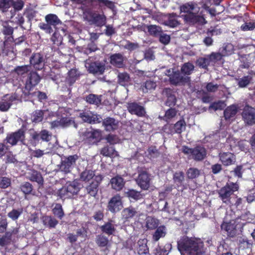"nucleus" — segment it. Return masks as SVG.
Masks as SVG:
<instances>
[{"mask_svg": "<svg viewBox=\"0 0 255 255\" xmlns=\"http://www.w3.org/2000/svg\"><path fill=\"white\" fill-rule=\"evenodd\" d=\"M220 161L225 166L234 164L236 161L235 155L229 152H223L219 153Z\"/></svg>", "mask_w": 255, "mask_h": 255, "instance_id": "nucleus-18", "label": "nucleus"}, {"mask_svg": "<svg viewBox=\"0 0 255 255\" xmlns=\"http://www.w3.org/2000/svg\"><path fill=\"white\" fill-rule=\"evenodd\" d=\"M101 153L105 156H114L117 155V151L113 146H106L103 147L101 151Z\"/></svg>", "mask_w": 255, "mask_h": 255, "instance_id": "nucleus-45", "label": "nucleus"}, {"mask_svg": "<svg viewBox=\"0 0 255 255\" xmlns=\"http://www.w3.org/2000/svg\"><path fill=\"white\" fill-rule=\"evenodd\" d=\"M41 219L43 224L49 228H55L58 223L56 219L49 216H43Z\"/></svg>", "mask_w": 255, "mask_h": 255, "instance_id": "nucleus-34", "label": "nucleus"}, {"mask_svg": "<svg viewBox=\"0 0 255 255\" xmlns=\"http://www.w3.org/2000/svg\"><path fill=\"white\" fill-rule=\"evenodd\" d=\"M166 234V228L164 226L158 227L154 234L153 235V240L154 241H158L160 238H163Z\"/></svg>", "mask_w": 255, "mask_h": 255, "instance_id": "nucleus-35", "label": "nucleus"}, {"mask_svg": "<svg viewBox=\"0 0 255 255\" xmlns=\"http://www.w3.org/2000/svg\"><path fill=\"white\" fill-rule=\"evenodd\" d=\"M110 183L112 188L116 191L122 190L125 184L124 179L120 176H117L112 178L111 179Z\"/></svg>", "mask_w": 255, "mask_h": 255, "instance_id": "nucleus-31", "label": "nucleus"}, {"mask_svg": "<svg viewBox=\"0 0 255 255\" xmlns=\"http://www.w3.org/2000/svg\"><path fill=\"white\" fill-rule=\"evenodd\" d=\"M116 225L113 220H110L101 226V229L103 233L111 235L114 234L116 231Z\"/></svg>", "mask_w": 255, "mask_h": 255, "instance_id": "nucleus-32", "label": "nucleus"}, {"mask_svg": "<svg viewBox=\"0 0 255 255\" xmlns=\"http://www.w3.org/2000/svg\"><path fill=\"white\" fill-rule=\"evenodd\" d=\"M52 152V150L49 148H46L44 150H41L37 149L34 150L32 151V155L33 156L36 158H40L44 154H48Z\"/></svg>", "mask_w": 255, "mask_h": 255, "instance_id": "nucleus-54", "label": "nucleus"}, {"mask_svg": "<svg viewBox=\"0 0 255 255\" xmlns=\"http://www.w3.org/2000/svg\"><path fill=\"white\" fill-rule=\"evenodd\" d=\"M19 97L16 94L5 95L0 100V111L1 112L7 111L12 104L17 100Z\"/></svg>", "mask_w": 255, "mask_h": 255, "instance_id": "nucleus-11", "label": "nucleus"}, {"mask_svg": "<svg viewBox=\"0 0 255 255\" xmlns=\"http://www.w3.org/2000/svg\"><path fill=\"white\" fill-rule=\"evenodd\" d=\"M25 138L24 132L19 129L17 131L8 134L6 138L7 143L11 145L16 144L19 141L22 142Z\"/></svg>", "mask_w": 255, "mask_h": 255, "instance_id": "nucleus-17", "label": "nucleus"}, {"mask_svg": "<svg viewBox=\"0 0 255 255\" xmlns=\"http://www.w3.org/2000/svg\"><path fill=\"white\" fill-rule=\"evenodd\" d=\"M200 8L197 4L192 2H187L180 6V15L185 24L193 25H203L206 23L202 12L199 13Z\"/></svg>", "mask_w": 255, "mask_h": 255, "instance_id": "nucleus-2", "label": "nucleus"}, {"mask_svg": "<svg viewBox=\"0 0 255 255\" xmlns=\"http://www.w3.org/2000/svg\"><path fill=\"white\" fill-rule=\"evenodd\" d=\"M194 69V66L193 64L190 62L184 63L181 67V71L182 74H184V76H187L190 75Z\"/></svg>", "mask_w": 255, "mask_h": 255, "instance_id": "nucleus-41", "label": "nucleus"}, {"mask_svg": "<svg viewBox=\"0 0 255 255\" xmlns=\"http://www.w3.org/2000/svg\"><path fill=\"white\" fill-rule=\"evenodd\" d=\"M165 92L167 94L166 105L169 107L174 106L176 101L175 95L170 93L171 91L170 90L166 89Z\"/></svg>", "mask_w": 255, "mask_h": 255, "instance_id": "nucleus-52", "label": "nucleus"}, {"mask_svg": "<svg viewBox=\"0 0 255 255\" xmlns=\"http://www.w3.org/2000/svg\"><path fill=\"white\" fill-rule=\"evenodd\" d=\"M186 174L188 178L194 179L199 176L200 171L196 168H190L188 169Z\"/></svg>", "mask_w": 255, "mask_h": 255, "instance_id": "nucleus-58", "label": "nucleus"}, {"mask_svg": "<svg viewBox=\"0 0 255 255\" xmlns=\"http://www.w3.org/2000/svg\"><path fill=\"white\" fill-rule=\"evenodd\" d=\"M159 220L152 217H147L146 219V227L148 230H153L159 225Z\"/></svg>", "mask_w": 255, "mask_h": 255, "instance_id": "nucleus-38", "label": "nucleus"}, {"mask_svg": "<svg viewBox=\"0 0 255 255\" xmlns=\"http://www.w3.org/2000/svg\"><path fill=\"white\" fill-rule=\"evenodd\" d=\"M181 151L185 154L188 155L196 160H202L206 155V150L203 147L197 146L190 148L187 146H182Z\"/></svg>", "mask_w": 255, "mask_h": 255, "instance_id": "nucleus-8", "label": "nucleus"}, {"mask_svg": "<svg viewBox=\"0 0 255 255\" xmlns=\"http://www.w3.org/2000/svg\"><path fill=\"white\" fill-rule=\"evenodd\" d=\"M95 176L94 172L91 170L86 169L80 175V179L81 181L88 182Z\"/></svg>", "mask_w": 255, "mask_h": 255, "instance_id": "nucleus-40", "label": "nucleus"}, {"mask_svg": "<svg viewBox=\"0 0 255 255\" xmlns=\"http://www.w3.org/2000/svg\"><path fill=\"white\" fill-rule=\"evenodd\" d=\"M85 136L92 143L99 142L102 138V132L99 129H94L87 131Z\"/></svg>", "mask_w": 255, "mask_h": 255, "instance_id": "nucleus-26", "label": "nucleus"}, {"mask_svg": "<svg viewBox=\"0 0 255 255\" xmlns=\"http://www.w3.org/2000/svg\"><path fill=\"white\" fill-rule=\"evenodd\" d=\"M77 3H81L83 5V10L85 9H90L96 8L99 6V8L105 6L111 9L114 7V3L109 0H71Z\"/></svg>", "mask_w": 255, "mask_h": 255, "instance_id": "nucleus-4", "label": "nucleus"}, {"mask_svg": "<svg viewBox=\"0 0 255 255\" xmlns=\"http://www.w3.org/2000/svg\"><path fill=\"white\" fill-rule=\"evenodd\" d=\"M40 80L39 76L36 72H31L26 82L23 94L25 96H29L31 94L30 91L38 84Z\"/></svg>", "mask_w": 255, "mask_h": 255, "instance_id": "nucleus-12", "label": "nucleus"}, {"mask_svg": "<svg viewBox=\"0 0 255 255\" xmlns=\"http://www.w3.org/2000/svg\"><path fill=\"white\" fill-rule=\"evenodd\" d=\"M101 180V176H96L95 180L86 187L87 192L91 196L95 197L97 194L98 187Z\"/></svg>", "mask_w": 255, "mask_h": 255, "instance_id": "nucleus-22", "label": "nucleus"}, {"mask_svg": "<svg viewBox=\"0 0 255 255\" xmlns=\"http://www.w3.org/2000/svg\"><path fill=\"white\" fill-rule=\"evenodd\" d=\"M137 213L136 210L132 207L126 208L122 212L123 218L127 220L133 218L136 215Z\"/></svg>", "mask_w": 255, "mask_h": 255, "instance_id": "nucleus-33", "label": "nucleus"}, {"mask_svg": "<svg viewBox=\"0 0 255 255\" xmlns=\"http://www.w3.org/2000/svg\"><path fill=\"white\" fill-rule=\"evenodd\" d=\"M85 66L88 71L93 74L102 75L105 70V64L98 61L91 62L89 60H86Z\"/></svg>", "mask_w": 255, "mask_h": 255, "instance_id": "nucleus-13", "label": "nucleus"}, {"mask_svg": "<svg viewBox=\"0 0 255 255\" xmlns=\"http://www.w3.org/2000/svg\"><path fill=\"white\" fill-rule=\"evenodd\" d=\"M221 52L224 56L230 55L234 53V47L231 43H227L223 46Z\"/></svg>", "mask_w": 255, "mask_h": 255, "instance_id": "nucleus-51", "label": "nucleus"}, {"mask_svg": "<svg viewBox=\"0 0 255 255\" xmlns=\"http://www.w3.org/2000/svg\"><path fill=\"white\" fill-rule=\"evenodd\" d=\"M13 3V0H0V9L3 11H6Z\"/></svg>", "mask_w": 255, "mask_h": 255, "instance_id": "nucleus-56", "label": "nucleus"}, {"mask_svg": "<svg viewBox=\"0 0 255 255\" xmlns=\"http://www.w3.org/2000/svg\"><path fill=\"white\" fill-rule=\"evenodd\" d=\"M107 207L112 213L119 211L123 207L121 197L119 194L113 197L109 201Z\"/></svg>", "mask_w": 255, "mask_h": 255, "instance_id": "nucleus-16", "label": "nucleus"}, {"mask_svg": "<svg viewBox=\"0 0 255 255\" xmlns=\"http://www.w3.org/2000/svg\"><path fill=\"white\" fill-rule=\"evenodd\" d=\"M136 182L141 188L144 190L147 189L150 185L149 175L146 172L140 173L136 179Z\"/></svg>", "mask_w": 255, "mask_h": 255, "instance_id": "nucleus-20", "label": "nucleus"}, {"mask_svg": "<svg viewBox=\"0 0 255 255\" xmlns=\"http://www.w3.org/2000/svg\"><path fill=\"white\" fill-rule=\"evenodd\" d=\"M124 57L120 53L114 54L110 56L111 64L116 67H123L124 66Z\"/></svg>", "mask_w": 255, "mask_h": 255, "instance_id": "nucleus-29", "label": "nucleus"}, {"mask_svg": "<svg viewBox=\"0 0 255 255\" xmlns=\"http://www.w3.org/2000/svg\"><path fill=\"white\" fill-rule=\"evenodd\" d=\"M22 213L20 210L13 209L7 214V216L12 220H16Z\"/></svg>", "mask_w": 255, "mask_h": 255, "instance_id": "nucleus-63", "label": "nucleus"}, {"mask_svg": "<svg viewBox=\"0 0 255 255\" xmlns=\"http://www.w3.org/2000/svg\"><path fill=\"white\" fill-rule=\"evenodd\" d=\"M79 74L76 69H72L68 72V75L67 77V82L72 84L74 83L79 77Z\"/></svg>", "mask_w": 255, "mask_h": 255, "instance_id": "nucleus-46", "label": "nucleus"}, {"mask_svg": "<svg viewBox=\"0 0 255 255\" xmlns=\"http://www.w3.org/2000/svg\"><path fill=\"white\" fill-rule=\"evenodd\" d=\"M27 178L31 181L37 182L38 184L42 185L43 179L40 172L33 170L28 172Z\"/></svg>", "mask_w": 255, "mask_h": 255, "instance_id": "nucleus-30", "label": "nucleus"}, {"mask_svg": "<svg viewBox=\"0 0 255 255\" xmlns=\"http://www.w3.org/2000/svg\"><path fill=\"white\" fill-rule=\"evenodd\" d=\"M238 111V107L236 105H231L224 111V117L226 120H229L235 117Z\"/></svg>", "mask_w": 255, "mask_h": 255, "instance_id": "nucleus-36", "label": "nucleus"}, {"mask_svg": "<svg viewBox=\"0 0 255 255\" xmlns=\"http://www.w3.org/2000/svg\"><path fill=\"white\" fill-rule=\"evenodd\" d=\"M148 33L153 36H157L162 32V28L156 25H150L146 26Z\"/></svg>", "mask_w": 255, "mask_h": 255, "instance_id": "nucleus-43", "label": "nucleus"}, {"mask_svg": "<svg viewBox=\"0 0 255 255\" xmlns=\"http://www.w3.org/2000/svg\"><path fill=\"white\" fill-rule=\"evenodd\" d=\"M245 122L249 125L255 123V109L249 106H246L243 109L242 114Z\"/></svg>", "mask_w": 255, "mask_h": 255, "instance_id": "nucleus-15", "label": "nucleus"}, {"mask_svg": "<svg viewBox=\"0 0 255 255\" xmlns=\"http://www.w3.org/2000/svg\"><path fill=\"white\" fill-rule=\"evenodd\" d=\"M46 21L50 24L51 26L52 25L54 27L61 24V20L58 18L57 16L54 14H49L45 16Z\"/></svg>", "mask_w": 255, "mask_h": 255, "instance_id": "nucleus-37", "label": "nucleus"}, {"mask_svg": "<svg viewBox=\"0 0 255 255\" xmlns=\"http://www.w3.org/2000/svg\"><path fill=\"white\" fill-rule=\"evenodd\" d=\"M80 188L75 181L67 182L58 190V195L61 198H69L78 193Z\"/></svg>", "mask_w": 255, "mask_h": 255, "instance_id": "nucleus-6", "label": "nucleus"}, {"mask_svg": "<svg viewBox=\"0 0 255 255\" xmlns=\"http://www.w3.org/2000/svg\"><path fill=\"white\" fill-rule=\"evenodd\" d=\"M185 128L186 123L183 120L178 121L173 127L174 132L177 133H181Z\"/></svg>", "mask_w": 255, "mask_h": 255, "instance_id": "nucleus-50", "label": "nucleus"}, {"mask_svg": "<svg viewBox=\"0 0 255 255\" xmlns=\"http://www.w3.org/2000/svg\"><path fill=\"white\" fill-rule=\"evenodd\" d=\"M156 87V82L151 80H147L143 84L141 89L143 92L147 93L154 90Z\"/></svg>", "mask_w": 255, "mask_h": 255, "instance_id": "nucleus-42", "label": "nucleus"}, {"mask_svg": "<svg viewBox=\"0 0 255 255\" xmlns=\"http://www.w3.org/2000/svg\"><path fill=\"white\" fill-rule=\"evenodd\" d=\"M177 248L181 254L185 252L186 255H205L206 253L203 243L200 239L185 235L177 240Z\"/></svg>", "mask_w": 255, "mask_h": 255, "instance_id": "nucleus-1", "label": "nucleus"}, {"mask_svg": "<svg viewBox=\"0 0 255 255\" xmlns=\"http://www.w3.org/2000/svg\"><path fill=\"white\" fill-rule=\"evenodd\" d=\"M237 224L235 220H231L229 222H224L221 225L223 230L226 231L229 236L233 237L236 233Z\"/></svg>", "mask_w": 255, "mask_h": 255, "instance_id": "nucleus-23", "label": "nucleus"}, {"mask_svg": "<svg viewBox=\"0 0 255 255\" xmlns=\"http://www.w3.org/2000/svg\"><path fill=\"white\" fill-rule=\"evenodd\" d=\"M181 17L174 12L167 14V19L165 23L166 26L170 28H175L181 24V21L178 19Z\"/></svg>", "mask_w": 255, "mask_h": 255, "instance_id": "nucleus-19", "label": "nucleus"}, {"mask_svg": "<svg viewBox=\"0 0 255 255\" xmlns=\"http://www.w3.org/2000/svg\"><path fill=\"white\" fill-rule=\"evenodd\" d=\"M53 214L59 219H62L64 216V212L62 206L60 204H56L53 209Z\"/></svg>", "mask_w": 255, "mask_h": 255, "instance_id": "nucleus-60", "label": "nucleus"}, {"mask_svg": "<svg viewBox=\"0 0 255 255\" xmlns=\"http://www.w3.org/2000/svg\"><path fill=\"white\" fill-rule=\"evenodd\" d=\"M78 157L75 154L62 158L60 163L58 165L59 171L64 174L70 173L75 166Z\"/></svg>", "mask_w": 255, "mask_h": 255, "instance_id": "nucleus-7", "label": "nucleus"}, {"mask_svg": "<svg viewBox=\"0 0 255 255\" xmlns=\"http://www.w3.org/2000/svg\"><path fill=\"white\" fill-rule=\"evenodd\" d=\"M55 112L47 110H36L34 111L31 116L32 121L37 123L42 121L44 117L46 120L51 119L55 116Z\"/></svg>", "mask_w": 255, "mask_h": 255, "instance_id": "nucleus-14", "label": "nucleus"}, {"mask_svg": "<svg viewBox=\"0 0 255 255\" xmlns=\"http://www.w3.org/2000/svg\"><path fill=\"white\" fill-rule=\"evenodd\" d=\"M197 64L199 67L203 68H206L209 65L211 64V62L208 55L201 57L198 59Z\"/></svg>", "mask_w": 255, "mask_h": 255, "instance_id": "nucleus-53", "label": "nucleus"}, {"mask_svg": "<svg viewBox=\"0 0 255 255\" xmlns=\"http://www.w3.org/2000/svg\"><path fill=\"white\" fill-rule=\"evenodd\" d=\"M128 109L130 113L138 116H143L145 114L143 107L135 103L128 104Z\"/></svg>", "mask_w": 255, "mask_h": 255, "instance_id": "nucleus-25", "label": "nucleus"}, {"mask_svg": "<svg viewBox=\"0 0 255 255\" xmlns=\"http://www.w3.org/2000/svg\"><path fill=\"white\" fill-rule=\"evenodd\" d=\"M65 111L63 108H59L57 113H55V116L60 117L61 127H68L73 126L75 128H77V125L75 124L74 120L71 118L64 117L61 114Z\"/></svg>", "mask_w": 255, "mask_h": 255, "instance_id": "nucleus-21", "label": "nucleus"}, {"mask_svg": "<svg viewBox=\"0 0 255 255\" xmlns=\"http://www.w3.org/2000/svg\"><path fill=\"white\" fill-rule=\"evenodd\" d=\"M101 96L90 94L86 97V101L90 104L98 105L101 102Z\"/></svg>", "mask_w": 255, "mask_h": 255, "instance_id": "nucleus-55", "label": "nucleus"}, {"mask_svg": "<svg viewBox=\"0 0 255 255\" xmlns=\"http://www.w3.org/2000/svg\"><path fill=\"white\" fill-rule=\"evenodd\" d=\"M30 62L38 70L41 69L44 66L43 56L39 53L34 54L30 59Z\"/></svg>", "mask_w": 255, "mask_h": 255, "instance_id": "nucleus-27", "label": "nucleus"}, {"mask_svg": "<svg viewBox=\"0 0 255 255\" xmlns=\"http://www.w3.org/2000/svg\"><path fill=\"white\" fill-rule=\"evenodd\" d=\"M176 114L177 111L175 109H169L165 112L164 119L167 121L168 120L174 118L176 115Z\"/></svg>", "mask_w": 255, "mask_h": 255, "instance_id": "nucleus-64", "label": "nucleus"}, {"mask_svg": "<svg viewBox=\"0 0 255 255\" xmlns=\"http://www.w3.org/2000/svg\"><path fill=\"white\" fill-rule=\"evenodd\" d=\"M79 117L84 122L91 124L100 123L103 120L101 116L89 110H85L81 112Z\"/></svg>", "mask_w": 255, "mask_h": 255, "instance_id": "nucleus-10", "label": "nucleus"}, {"mask_svg": "<svg viewBox=\"0 0 255 255\" xmlns=\"http://www.w3.org/2000/svg\"><path fill=\"white\" fill-rule=\"evenodd\" d=\"M31 137L34 140H39L48 141L50 140L51 134L46 129H43L40 132L34 131L31 134Z\"/></svg>", "mask_w": 255, "mask_h": 255, "instance_id": "nucleus-24", "label": "nucleus"}, {"mask_svg": "<svg viewBox=\"0 0 255 255\" xmlns=\"http://www.w3.org/2000/svg\"><path fill=\"white\" fill-rule=\"evenodd\" d=\"M83 18L90 24H94L98 27H102L106 23V17L104 14L93 12L90 9L83 11Z\"/></svg>", "mask_w": 255, "mask_h": 255, "instance_id": "nucleus-5", "label": "nucleus"}, {"mask_svg": "<svg viewBox=\"0 0 255 255\" xmlns=\"http://www.w3.org/2000/svg\"><path fill=\"white\" fill-rule=\"evenodd\" d=\"M252 80V77L250 75L244 76L237 79L238 85L239 87L245 88L250 84Z\"/></svg>", "mask_w": 255, "mask_h": 255, "instance_id": "nucleus-49", "label": "nucleus"}, {"mask_svg": "<svg viewBox=\"0 0 255 255\" xmlns=\"http://www.w3.org/2000/svg\"><path fill=\"white\" fill-rule=\"evenodd\" d=\"M139 247L138 248V252L139 254H145L148 252L147 247L146 245V241H139L137 243Z\"/></svg>", "mask_w": 255, "mask_h": 255, "instance_id": "nucleus-62", "label": "nucleus"}, {"mask_svg": "<svg viewBox=\"0 0 255 255\" xmlns=\"http://www.w3.org/2000/svg\"><path fill=\"white\" fill-rule=\"evenodd\" d=\"M212 64L220 61L222 59V57L224 56L222 53L220 52H213L210 55H208Z\"/></svg>", "mask_w": 255, "mask_h": 255, "instance_id": "nucleus-61", "label": "nucleus"}, {"mask_svg": "<svg viewBox=\"0 0 255 255\" xmlns=\"http://www.w3.org/2000/svg\"><path fill=\"white\" fill-rule=\"evenodd\" d=\"M165 74L169 77L170 83L173 85H179L188 82L189 77L187 76H183L182 73L179 72H173L171 69L167 70Z\"/></svg>", "mask_w": 255, "mask_h": 255, "instance_id": "nucleus-9", "label": "nucleus"}, {"mask_svg": "<svg viewBox=\"0 0 255 255\" xmlns=\"http://www.w3.org/2000/svg\"><path fill=\"white\" fill-rule=\"evenodd\" d=\"M238 189L239 185L236 183H228L218 191L219 197L223 203L227 205H230L232 203V200H234V193Z\"/></svg>", "mask_w": 255, "mask_h": 255, "instance_id": "nucleus-3", "label": "nucleus"}, {"mask_svg": "<svg viewBox=\"0 0 255 255\" xmlns=\"http://www.w3.org/2000/svg\"><path fill=\"white\" fill-rule=\"evenodd\" d=\"M118 82L122 86H127L130 81L129 75L126 72L119 73L118 75Z\"/></svg>", "mask_w": 255, "mask_h": 255, "instance_id": "nucleus-39", "label": "nucleus"}, {"mask_svg": "<svg viewBox=\"0 0 255 255\" xmlns=\"http://www.w3.org/2000/svg\"><path fill=\"white\" fill-rule=\"evenodd\" d=\"M1 31L5 35H11L13 33V28L10 26L8 21H2Z\"/></svg>", "mask_w": 255, "mask_h": 255, "instance_id": "nucleus-47", "label": "nucleus"}, {"mask_svg": "<svg viewBox=\"0 0 255 255\" xmlns=\"http://www.w3.org/2000/svg\"><path fill=\"white\" fill-rule=\"evenodd\" d=\"M244 23L243 24L240 28L242 31L253 30L255 28V21L244 19Z\"/></svg>", "mask_w": 255, "mask_h": 255, "instance_id": "nucleus-44", "label": "nucleus"}, {"mask_svg": "<svg viewBox=\"0 0 255 255\" xmlns=\"http://www.w3.org/2000/svg\"><path fill=\"white\" fill-rule=\"evenodd\" d=\"M96 242L99 247H105L108 245L109 240L105 236L100 235L97 237Z\"/></svg>", "mask_w": 255, "mask_h": 255, "instance_id": "nucleus-57", "label": "nucleus"}, {"mask_svg": "<svg viewBox=\"0 0 255 255\" xmlns=\"http://www.w3.org/2000/svg\"><path fill=\"white\" fill-rule=\"evenodd\" d=\"M103 126L107 131H112L118 127V122L112 118H107L103 121Z\"/></svg>", "mask_w": 255, "mask_h": 255, "instance_id": "nucleus-28", "label": "nucleus"}, {"mask_svg": "<svg viewBox=\"0 0 255 255\" xmlns=\"http://www.w3.org/2000/svg\"><path fill=\"white\" fill-rule=\"evenodd\" d=\"M226 105L224 102L222 101H219L217 102L212 103L209 107L210 110H213L214 111L221 110L223 109Z\"/></svg>", "mask_w": 255, "mask_h": 255, "instance_id": "nucleus-59", "label": "nucleus"}, {"mask_svg": "<svg viewBox=\"0 0 255 255\" xmlns=\"http://www.w3.org/2000/svg\"><path fill=\"white\" fill-rule=\"evenodd\" d=\"M30 69L31 67L29 65L17 66L14 69V71L18 75L24 77L29 71H30Z\"/></svg>", "mask_w": 255, "mask_h": 255, "instance_id": "nucleus-48", "label": "nucleus"}]
</instances>
